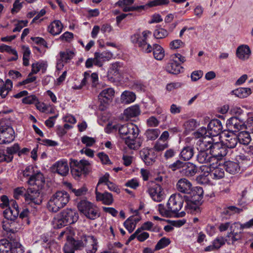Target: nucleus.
I'll return each mask as SVG.
<instances>
[{
  "instance_id": "obj_40",
  "label": "nucleus",
  "mask_w": 253,
  "mask_h": 253,
  "mask_svg": "<svg viewBox=\"0 0 253 253\" xmlns=\"http://www.w3.org/2000/svg\"><path fill=\"white\" fill-rule=\"evenodd\" d=\"M170 243L169 239L166 237H163L157 243L155 247V250L158 251L165 248Z\"/></svg>"
},
{
  "instance_id": "obj_56",
  "label": "nucleus",
  "mask_w": 253,
  "mask_h": 253,
  "mask_svg": "<svg viewBox=\"0 0 253 253\" xmlns=\"http://www.w3.org/2000/svg\"><path fill=\"white\" fill-rule=\"evenodd\" d=\"M82 142L85 144L87 147L92 146L95 142V140L92 138L86 135L82 137Z\"/></svg>"
},
{
  "instance_id": "obj_14",
  "label": "nucleus",
  "mask_w": 253,
  "mask_h": 253,
  "mask_svg": "<svg viewBox=\"0 0 253 253\" xmlns=\"http://www.w3.org/2000/svg\"><path fill=\"white\" fill-rule=\"evenodd\" d=\"M245 122H240L237 119L230 117L226 123L227 130L232 132H238L245 129Z\"/></svg>"
},
{
  "instance_id": "obj_22",
  "label": "nucleus",
  "mask_w": 253,
  "mask_h": 253,
  "mask_svg": "<svg viewBox=\"0 0 253 253\" xmlns=\"http://www.w3.org/2000/svg\"><path fill=\"white\" fill-rule=\"evenodd\" d=\"M223 167L227 172L232 174L238 172L240 170V167L237 163L230 161L224 162Z\"/></svg>"
},
{
  "instance_id": "obj_21",
  "label": "nucleus",
  "mask_w": 253,
  "mask_h": 253,
  "mask_svg": "<svg viewBox=\"0 0 253 253\" xmlns=\"http://www.w3.org/2000/svg\"><path fill=\"white\" fill-rule=\"evenodd\" d=\"M197 168L193 164L190 162H185L181 173L187 176H193L197 172Z\"/></svg>"
},
{
  "instance_id": "obj_18",
  "label": "nucleus",
  "mask_w": 253,
  "mask_h": 253,
  "mask_svg": "<svg viewBox=\"0 0 253 253\" xmlns=\"http://www.w3.org/2000/svg\"><path fill=\"white\" fill-rule=\"evenodd\" d=\"M96 199L97 201H102L103 204L106 205H111L113 202V195L111 193L105 192L101 193L95 190Z\"/></svg>"
},
{
  "instance_id": "obj_9",
  "label": "nucleus",
  "mask_w": 253,
  "mask_h": 253,
  "mask_svg": "<svg viewBox=\"0 0 253 253\" xmlns=\"http://www.w3.org/2000/svg\"><path fill=\"white\" fill-rule=\"evenodd\" d=\"M15 138V132L10 125L0 126V144H9Z\"/></svg>"
},
{
  "instance_id": "obj_28",
  "label": "nucleus",
  "mask_w": 253,
  "mask_h": 253,
  "mask_svg": "<svg viewBox=\"0 0 253 253\" xmlns=\"http://www.w3.org/2000/svg\"><path fill=\"white\" fill-rule=\"evenodd\" d=\"M251 92V89L249 87H239L232 91L233 94L241 98L248 97Z\"/></svg>"
},
{
  "instance_id": "obj_50",
  "label": "nucleus",
  "mask_w": 253,
  "mask_h": 253,
  "mask_svg": "<svg viewBox=\"0 0 253 253\" xmlns=\"http://www.w3.org/2000/svg\"><path fill=\"white\" fill-rule=\"evenodd\" d=\"M68 242L76 250H79L83 246V242L82 240H76L73 238H71L68 240Z\"/></svg>"
},
{
  "instance_id": "obj_2",
  "label": "nucleus",
  "mask_w": 253,
  "mask_h": 253,
  "mask_svg": "<svg viewBox=\"0 0 253 253\" xmlns=\"http://www.w3.org/2000/svg\"><path fill=\"white\" fill-rule=\"evenodd\" d=\"M27 183L33 187L28 188L24 193L26 202L28 204L41 205L42 201V196L45 194L43 191L45 184L43 175L40 171L33 173Z\"/></svg>"
},
{
  "instance_id": "obj_42",
  "label": "nucleus",
  "mask_w": 253,
  "mask_h": 253,
  "mask_svg": "<svg viewBox=\"0 0 253 253\" xmlns=\"http://www.w3.org/2000/svg\"><path fill=\"white\" fill-rule=\"evenodd\" d=\"M184 163L185 162L179 160H177L173 163L170 164L169 166V168L173 171L179 170V172L181 173V170H182L183 168Z\"/></svg>"
},
{
  "instance_id": "obj_8",
  "label": "nucleus",
  "mask_w": 253,
  "mask_h": 253,
  "mask_svg": "<svg viewBox=\"0 0 253 253\" xmlns=\"http://www.w3.org/2000/svg\"><path fill=\"white\" fill-rule=\"evenodd\" d=\"M211 140L208 142L209 149L211 153L214 161L218 160H221L223 157L225 156L228 152L227 149L224 146L223 143L215 142L212 143Z\"/></svg>"
},
{
  "instance_id": "obj_6",
  "label": "nucleus",
  "mask_w": 253,
  "mask_h": 253,
  "mask_svg": "<svg viewBox=\"0 0 253 253\" xmlns=\"http://www.w3.org/2000/svg\"><path fill=\"white\" fill-rule=\"evenodd\" d=\"M79 211L88 219L94 220L100 216L97 207L86 199H80L77 203Z\"/></svg>"
},
{
  "instance_id": "obj_34",
  "label": "nucleus",
  "mask_w": 253,
  "mask_h": 253,
  "mask_svg": "<svg viewBox=\"0 0 253 253\" xmlns=\"http://www.w3.org/2000/svg\"><path fill=\"white\" fill-rule=\"evenodd\" d=\"M239 142L237 134H232L231 137L226 139L225 143H223L226 148L233 149L235 148Z\"/></svg>"
},
{
  "instance_id": "obj_11",
  "label": "nucleus",
  "mask_w": 253,
  "mask_h": 253,
  "mask_svg": "<svg viewBox=\"0 0 253 253\" xmlns=\"http://www.w3.org/2000/svg\"><path fill=\"white\" fill-rule=\"evenodd\" d=\"M148 191L151 197L154 201L160 202L165 197L163 189L160 184L155 182L152 183Z\"/></svg>"
},
{
  "instance_id": "obj_45",
  "label": "nucleus",
  "mask_w": 253,
  "mask_h": 253,
  "mask_svg": "<svg viewBox=\"0 0 253 253\" xmlns=\"http://www.w3.org/2000/svg\"><path fill=\"white\" fill-rule=\"evenodd\" d=\"M37 102H39V100L35 95H27L22 99V103L26 104H32Z\"/></svg>"
},
{
  "instance_id": "obj_60",
  "label": "nucleus",
  "mask_w": 253,
  "mask_h": 253,
  "mask_svg": "<svg viewBox=\"0 0 253 253\" xmlns=\"http://www.w3.org/2000/svg\"><path fill=\"white\" fill-rule=\"evenodd\" d=\"M203 72L201 70L193 71L191 75V78L192 81L196 82L200 79L203 76Z\"/></svg>"
},
{
  "instance_id": "obj_7",
  "label": "nucleus",
  "mask_w": 253,
  "mask_h": 253,
  "mask_svg": "<svg viewBox=\"0 0 253 253\" xmlns=\"http://www.w3.org/2000/svg\"><path fill=\"white\" fill-rule=\"evenodd\" d=\"M69 164L71 173L75 176L80 177L82 173L87 174L89 172L88 166L90 164L87 160L82 159L78 161L70 159Z\"/></svg>"
},
{
  "instance_id": "obj_55",
  "label": "nucleus",
  "mask_w": 253,
  "mask_h": 253,
  "mask_svg": "<svg viewBox=\"0 0 253 253\" xmlns=\"http://www.w3.org/2000/svg\"><path fill=\"white\" fill-rule=\"evenodd\" d=\"M88 191L87 188L84 186L79 189H75L72 190V193L77 197H80L85 195Z\"/></svg>"
},
{
  "instance_id": "obj_29",
  "label": "nucleus",
  "mask_w": 253,
  "mask_h": 253,
  "mask_svg": "<svg viewBox=\"0 0 253 253\" xmlns=\"http://www.w3.org/2000/svg\"><path fill=\"white\" fill-rule=\"evenodd\" d=\"M13 242H9L6 239L0 240V253H9L12 249Z\"/></svg>"
},
{
  "instance_id": "obj_32",
  "label": "nucleus",
  "mask_w": 253,
  "mask_h": 253,
  "mask_svg": "<svg viewBox=\"0 0 253 253\" xmlns=\"http://www.w3.org/2000/svg\"><path fill=\"white\" fill-rule=\"evenodd\" d=\"M140 156L143 161L147 166L152 165L155 162L153 158H151L149 155V151L147 149H143L139 152Z\"/></svg>"
},
{
  "instance_id": "obj_59",
  "label": "nucleus",
  "mask_w": 253,
  "mask_h": 253,
  "mask_svg": "<svg viewBox=\"0 0 253 253\" xmlns=\"http://www.w3.org/2000/svg\"><path fill=\"white\" fill-rule=\"evenodd\" d=\"M31 39L37 44L43 45L46 48L48 47L47 43L44 39L41 37H31Z\"/></svg>"
},
{
  "instance_id": "obj_49",
  "label": "nucleus",
  "mask_w": 253,
  "mask_h": 253,
  "mask_svg": "<svg viewBox=\"0 0 253 253\" xmlns=\"http://www.w3.org/2000/svg\"><path fill=\"white\" fill-rule=\"evenodd\" d=\"M20 149V146L18 143H15L13 146L8 147L6 148V153L8 156H12L14 154L18 153Z\"/></svg>"
},
{
  "instance_id": "obj_43",
  "label": "nucleus",
  "mask_w": 253,
  "mask_h": 253,
  "mask_svg": "<svg viewBox=\"0 0 253 253\" xmlns=\"http://www.w3.org/2000/svg\"><path fill=\"white\" fill-rule=\"evenodd\" d=\"M10 252L11 253H24V248L19 242L13 241V246Z\"/></svg>"
},
{
  "instance_id": "obj_19",
  "label": "nucleus",
  "mask_w": 253,
  "mask_h": 253,
  "mask_svg": "<svg viewBox=\"0 0 253 253\" xmlns=\"http://www.w3.org/2000/svg\"><path fill=\"white\" fill-rule=\"evenodd\" d=\"M115 91L112 88H108L103 90L98 95V99L102 104H107L114 95Z\"/></svg>"
},
{
  "instance_id": "obj_15",
  "label": "nucleus",
  "mask_w": 253,
  "mask_h": 253,
  "mask_svg": "<svg viewBox=\"0 0 253 253\" xmlns=\"http://www.w3.org/2000/svg\"><path fill=\"white\" fill-rule=\"evenodd\" d=\"M52 170L61 176H66L69 172L68 163L66 161L56 162L52 167Z\"/></svg>"
},
{
  "instance_id": "obj_53",
  "label": "nucleus",
  "mask_w": 253,
  "mask_h": 253,
  "mask_svg": "<svg viewBox=\"0 0 253 253\" xmlns=\"http://www.w3.org/2000/svg\"><path fill=\"white\" fill-rule=\"evenodd\" d=\"M226 241V240L223 237L216 238L212 242L215 249H219L222 246L225 244Z\"/></svg>"
},
{
  "instance_id": "obj_39",
  "label": "nucleus",
  "mask_w": 253,
  "mask_h": 253,
  "mask_svg": "<svg viewBox=\"0 0 253 253\" xmlns=\"http://www.w3.org/2000/svg\"><path fill=\"white\" fill-rule=\"evenodd\" d=\"M194 135L197 138L201 137L206 138L207 136L209 137H211L209 134L208 127L207 129L205 127H200L197 131L194 132Z\"/></svg>"
},
{
  "instance_id": "obj_20",
  "label": "nucleus",
  "mask_w": 253,
  "mask_h": 253,
  "mask_svg": "<svg viewBox=\"0 0 253 253\" xmlns=\"http://www.w3.org/2000/svg\"><path fill=\"white\" fill-rule=\"evenodd\" d=\"M233 118H236L240 122H245L247 120V113L240 107H233L230 110Z\"/></svg>"
},
{
  "instance_id": "obj_12",
  "label": "nucleus",
  "mask_w": 253,
  "mask_h": 253,
  "mask_svg": "<svg viewBox=\"0 0 253 253\" xmlns=\"http://www.w3.org/2000/svg\"><path fill=\"white\" fill-rule=\"evenodd\" d=\"M207 147L206 150H201L198 152L197 155V160L201 164H207L211 165L214 164V160L209 149L208 145H206Z\"/></svg>"
},
{
  "instance_id": "obj_36",
  "label": "nucleus",
  "mask_w": 253,
  "mask_h": 253,
  "mask_svg": "<svg viewBox=\"0 0 253 253\" xmlns=\"http://www.w3.org/2000/svg\"><path fill=\"white\" fill-rule=\"evenodd\" d=\"M75 53L73 51L70 49H67L65 51H60L59 52V56L60 60L63 62L67 63L69 60L73 58Z\"/></svg>"
},
{
  "instance_id": "obj_52",
  "label": "nucleus",
  "mask_w": 253,
  "mask_h": 253,
  "mask_svg": "<svg viewBox=\"0 0 253 253\" xmlns=\"http://www.w3.org/2000/svg\"><path fill=\"white\" fill-rule=\"evenodd\" d=\"M159 207V211L160 213L161 214L162 216L166 217H171L172 213L171 211L169 209L168 210L165 209L164 206L162 204H159L158 205Z\"/></svg>"
},
{
  "instance_id": "obj_10",
  "label": "nucleus",
  "mask_w": 253,
  "mask_h": 253,
  "mask_svg": "<svg viewBox=\"0 0 253 253\" xmlns=\"http://www.w3.org/2000/svg\"><path fill=\"white\" fill-rule=\"evenodd\" d=\"M185 202L180 194L171 195L167 204V207L172 213H176L182 207Z\"/></svg>"
},
{
  "instance_id": "obj_61",
  "label": "nucleus",
  "mask_w": 253,
  "mask_h": 253,
  "mask_svg": "<svg viewBox=\"0 0 253 253\" xmlns=\"http://www.w3.org/2000/svg\"><path fill=\"white\" fill-rule=\"evenodd\" d=\"M120 124H118L113 126H112L110 124H108L106 128V132L109 133H111L113 131H118L119 132V128H120Z\"/></svg>"
},
{
  "instance_id": "obj_1",
  "label": "nucleus",
  "mask_w": 253,
  "mask_h": 253,
  "mask_svg": "<svg viewBox=\"0 0 253 253\" xmlns=\"http://www.w3.org/2000/svg\"><path fill=\"white\" fill-rule=\"evenodd\" d=\"M177 190L185 194L182 196L186 205L188 212L196 214L200 211V206L202 204L204 190L200 186L192 187L191 183L186 178L180 179L176 183Z\"/></svg>"
},
{
  "instance_id": "obj_33",
  "label": "nucleus",
  "mask_w": 253,
  "mask_h": 253,
  "mask_svg": "<svg viewBox=\"0 0 253 253\" xmlns=\"http://www.w3.org/2000/svg\"><path fill=\"white\" fill-rule=\"evenodd\" d=\"M2 229L3 230L6 232L7 234V237L10 239L11 241H15L14 239V235L15 233L18 231L19 228L17 227L10 228L8 227V225L5 224V221L2 222Z\"/></svg>"
},
{
  "instance_id": "obj_17",
  "label": "nucleus",
  "mask_w": 253,
  "mask_h": 253,
  "mask_svg": "<svg viewBox=\"0 0 253 253\" xmlns=\"http://www.w3.org/2000/svg\"><path fill=\"white\" fill-rule=\"evenodd\" d=\"M236 54L238 58L245 60L249 58L251 54V50L248 45L242 44L237 47Z\"/></svg>"
},
{
  "instance_id": "obj_4",
  "label": "nucleus",
  "mask_w": 253,
  "mask_h": 253,
  "mask_svg": "<svg viewBox=\"0 0 253 253\" xmlns=\"http://www.w3.org/2000/svg\"><path fill=\"white\" fill-rule=\"evenodd\" d=\"M79 218V213L75 209H64L57 215L55 227L60 229L73 224L78 221Z\"/></svg>"
},
{
  "instance_id": "obj_35",
  "label": "nucleus",
  "mask_w": 253,
  "mask_h": 253,
  "mask_svg": "<svg viewBox=\"0 0 253 253\" xmlns=\"http://www.w3.org/2000/svg\"><path fill=\"white\" fill-rule=\"evenodd\" d=\"M160 133V130L157 128L148 129L145 133L147 140H154L158 138Z\"/></svg>"
},
{
  "instance_id": "obj_31",
  "label": "nucleus",
  "mask_w": 253,
  "mask_h": 253,
  "mask_svg": "<svg viewBox=\"0 0 253 253\" xmlns=\"http://www.w3.org/2000/svg\"><path fill=\"white\" fill-rule=\"evenodd\" d=\"M139 113V108L137 105L132 106L125 109L124 112V115L127 119L136 117Z\"/></svg>"
},
{
  "instance_id": "obj_54",
  "label": "nucleus",
  "mask_w": 253,
  "mask_h": 253,
  "mask_svg": "<svg viewBox=\"0 0 253 253\" xmlns=\"http://www.w3.org/2000/svg\"><path fill=\"white\" fill-rule=\"evenodd\" d=\"M88 238H90V239L92 240V244H91L92 249H90L89 248H88L86 249V252H87V253H95L97 250V240L93 236H89Z\"/></svg>"
},
{
  "instance_id": "obj_27",
  "label": "nucleus",
  "mask_w": 253,
  "mask_h": 253,
  "mask_svg": "<svg viewBox=\"0 0 253 253\" xmlns=\"http://www.w3.org/2000/svg\"><path fill=\"white\" fill-rule=\"evenodd\" d=\"M237 135L240 144L247 145L251 141V138L249 131L243 130L240 131Z\"/></svg>"
},
{
  "instance_id": "obj_5",
  "label": "nucleus",
  "mask_w": 253,
  "mask_h": 253,
  "mask_svg": "<svg viewBox=\"0 0 253 253\" xmlns=\"http://www.w3.org/2000/svg\"><path fill=\"white\" fill-rule=\"evenodd\" d=\"M70 200V195L64 190L58 191L50 198L48 202L49 210L52 212H56L64 207Z\"/></svg>"
},
{
  "instance_id": "obj_25",
  "label": "nucleus",
  "mask_w": 253,
  "mask_h": 253,
  "mask_svg": "<svg viewBox=\"0 0 253 253\" xmlns=\"http://www.w3.org/2000/svg\"><path fill=\"white\" fill-rule=\"evenodd\" d=\"M47 66V63L43 61L33 63L32 65V71L29 74V76H31L33 74H37L40 70H42V72L44 73L46 70Z\"/></svg>"
},
{
  "instance_id": "obj_3",
  "label": "nucleus",
  "mask_w": 253,
  "mask_h": 253,
  "mask_svg": "<svg viewBox=\"0 0 253 253\" xmlns=\"http://www.w3.org/2000/svg\"><path fill=\"white\" fill-rule=\"evenodd\" d=\"M139 131L137 126L132 123H126L121 124L119 133L122 138L126 139L125 143L129 148L135 149L134 141L138 135Z\"/></svg>"
},
{
  "instance_id": "obj_44",
  "label": "nucleus",
  "mask_w": 253,
  "mask_h": 253,
  "mask_svg": "<svg viewBox=\"0 0 253 253\" xmlns=\"http://www.w3.org/2000/svg\"><path fill=\"white\" fill-rule=\"evenodd\" d=\"M113 56V54L110 52H103L99 53L96 52L94 53V56L96 58H99L102 61H107L110 59Z\"/></svg>"
},
{
  "instance_id": "obj_37",
  "label": "nucleus",
  "mask_w": 253,
  "mask_h": 253,
  "mask_svg": "<svg viewBox=\"0 0 253 253\" xmlns=\"http://www.w3.org/2000/svg\"><path fill=\"white\" fill-rule=\"evenodd\" d=\"M131 41L134 44H137L139 47L144 48L146 45V42L141 40V36L139 33H136L131 36Z\"/></svg>"
},
{
  "instance_id": "obj_13",
  "label": "nucleus",
  "mask_w": 253,
  "mask_h": 253,
  "mask_svg": "<svg viewBox=\"0 0 253 253\" xmlns=\"http://www.w3.org/2000/svg\"><path fill=\"white\" fill-rule=\"evenodd\" d=\"M209 134L211 137L216 136L223 132V126L221 122L216 119L211 120L208 125Z\"/></svg>"
},
{
  "instance_id": "obj_24",
  "label": "nucleus",
  "mask_w": 253,
  "mask_h": 253,
  "mask_svg": "<svg viewBox=\"0 0 253 253\" xmlns=\"http://www.w3.org/2000/svg\"><path fill=\"white\" fill-rule=\"evenodd\" d=\"M136 99V95L134 93L131 91L126 90L124 91L121 96V100L122 103L128 104L133 102Z\"/></svg>"
},
{
  "instance_id": "obj_57",
  "label": "nucleus",
  "mask_w": 253,
  "mask_h": 253,
  "mask_svg": "<svg viewBox=\"0 0 253 253\" xmlns=\"http://www.w3.org/2000/svg\"><path fill=\"white\" fill-rule=\"evenodd\" d=\"M184 43L180 40H175L169 43V46L171 49H177L180 47H183Z\"/></svg>"
},
{
  "instance_id": "obj_46",
  "label": "nucleus",
  "mask_w": 253,
  "mask_h": 253,
  "mask_svg": "<svg viewBox=\"0 0 253 253\" xmlns=\"http://www.w3.org/2000/svg\"><path fill=\"white\" fill-rule=\"evenodd\" d=\"M169 0H152L148 2L146 4L148 7H151L158 5H163L168 4Z\"/></svg>"
},
{
  "instance_id": "obj_38",
  "label": "nucleus",
  "mask_w": 253,
  "mask_h": 253,
  "mask_svg": "<svg viewBox=\"0 0 253 253\" xmlns=\"http://www.w3.org/2000/svg\"><path fill=\"white\" fill-rule=\"evenodd\" d=\"M121 65L119 62H116L112 64L108 71L109 75L110 76L112 75L118 77L121 74Z\"/></svg>"
},
{
  "instance_id": "obj_26",
  "label": "nucleus",
  "mask_w": 253,
  "mask_h": 253,
  "mask_svg": "<svg viewBox=\"0 0 253 253\" xmlns=\"http://www.w3.org/2000/svg\"><path fill=\"white\" fill-rule=\"evenodd\" d=\"M154 57L157 60H162L165 56L164 48L159 44H153Z\"/></svg>"
},
{
  "instance_id": "obj_47",
  "label": "nucleus",
  "mask_w": 253,
  "mask_h": 253,
  "mask_svg": "<svg viewBox=\"0 0 253 253\" xmlns=\"http://www.w3.org/2000/svg\"><path fill=\"white\" fill-rule=\"evenodd\" d=\"M185 129L190 131L194 130L197 126V123L194 119H191L187 121L185 124Z\"/></svg>"
},
{
  "instance_id": "obj_63",
  "label": "nucleus",
  "mask_w": 253,
  "mask_h": 253,
  "mask_svg": "<svg viewBox=\"0 0 253 253\" xmlns=\"http://www.w3.org/2000/svg\"><path fill=\"white\" fill-rule=\"evenodd\" d=\"M12 82L10 79H7L5 83H4V85L2 86L3 90L6 91V96L8 92L11 90L12 88Z\"/></svg>"
},
{
  "instance_id": "obj_64",
  "label": "nucleus",
  "mask_w": 253,
  "mask_h": 253,
  "mask_svg": "<svg viewBox=\"0 0 253 253\" xmlns=\"http://www.w3.org/2000/svg\"><path fill=\"white\" fill-rule=\"evenodd\" d=\"M168 147V144L167 143L164 144H161L160 141L158 140L154 145V149L157 151H161Z\"/></svg>"
},
{
  "instance_id": "obj_48",
  "label": "nucleus",
  "mask_w": 253,
  "mask_h": 253,
  "mask_svg": "<svg viewBox=\"0 0 253 253\" xmlns=\"http://www.w3.org/2000/svg\"><path fill=\"white\" fill-rule=\"evenodd\" d=\"M23 0H16L13 4V8L11 10L12 14L17 13L22 7Z\"/></svg>"
},
{
  "instance_id": "obj_30",
  "label": "nucleus",
  "mask_w": 253,
  "mask_h": 253,
  "mask_svg": "<svg viewBox=\"0 0 253 253\" xmlns=\"http://www.w3.org/2000/svg\"><path fill=\"white\" fill-rule=\"evenodd\" d=\"M194 154V149L191 146L185 147L180 153V158L184 161L190 160Z\"/></svg>"
},
{
  "instance_id": "obj_16",
  "label": "nucleus",
  "mask_w": 253,
  "mask_h": 253,
  "mask_svg": "<svg viewBox=\"0 0 253 253\" xmlns=\"http://www.w3.org/2000/svg\"><path fill=\"white\" fill-rule=\"evenodd\" d=\"M183 69V67L180 66V64L174 59L171 58L167 64L166 67V71L173 75H177L181 72V70Z\"/></svg>"
},
{
  "instance_id": "obj_58",
  "label": "nucleus",
  "mask_w": 253,
  "mask_h": 253,
  "mask_svg": "<svg viewBox=\"0 0 253 253\" xmlns=\"http://www.w3.org/2000/svg\"><path fill=\"white\" fill-rule=\"evenodd\" d=\"M244 126V129H248L249 131H251L253 133V117L249 118H247Z\"/></svg>"
},
{
  "instance_id": "obj_23",
  "label": "nucleus",
  "mask_w": 253,
  "mask_h": 253,
  "mask_svg": "<svg viewBox=\"0 0 253 253\" xmlns=\"http://www.w3.org/2000/svg\"><path fill=\"white\" fill-rule=\"evenodd\" d=\"M63 26L60 21H54L48 27L49 32L52 35L59 34L62 30Z\"/></svg>"
},
{
  "instance_id": "obj_62",
  "label": "nucleus",
  "mask_w": 253,
  "mask_h": 253,
  "mask_svg": "<svg viewBox=\"0 0 253 253\" xmlns=\"http://www.w3.org/2000/svg\"><path fill=\"white\" fill-rule=\"evenodd\" d=\"M3 216L6 219L5 221L14 220L12 219V211L10 207L5 210L3 212Z\"/></svg>"
},
{
  "instance_id": "obj_51",
  "label": "nucleus",
  "mask_w": 253,
  "mask_h": 253,
  "mask_svg": "<svg viewBox=\"0 0 253 253\" xmlns=\"http://www.w3.org/2000/svg\"><path fill=\"white\" fill-rule=\"evenodd\" d=\"M98 157L100 159L102 163L104 165H111L112 163L109 159L108 156L105 153L101 152H99L97 154Z\"/></svg>"
},
{
  "instance_id": "obj_41",
  "label": "nucleus",
  "mask_w": 253,
  "mask_h": 253,
  "mask_svg": "<svg viewBox=\"0 0 253 253\" xmlns=\"http://www.w3.org/2000/svg\"><path fill=\"white\" fill-rule=\"evenodd\" d=\"M169 35L168 32L162 28H157L154 32L153 35L157 39H163Z\"/></svg>"
}]
</instances>
